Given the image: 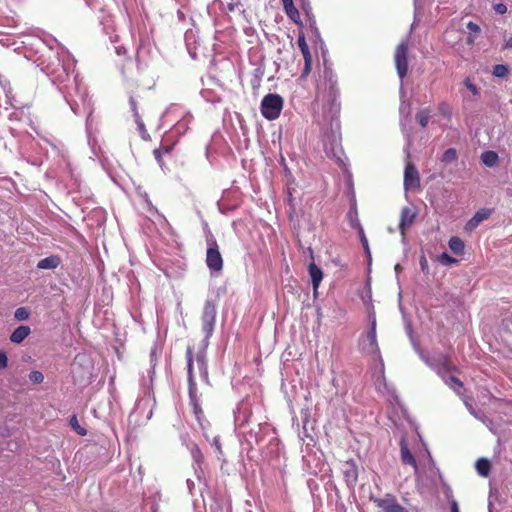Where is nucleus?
Instances as JSON below:
<instances>
[{"mask_svg": "<svg viewBox=\"0 0 512 512\" xmlns=\"http://www.w3.org/2000/svg\"><path fill=\"white\" fill-rule=\"evenodd\" d=\"M297 44L304 58V67L301 73V78H306L312 69V55L302 31L298 35Z\"/></svg>", "mask_w": 512, "mask_h": 512, "instance_id": "6e6552de", "label": "nucleus"}, {"mask_svg": "<svg viewBox=\"0 0 512 512\" xmlns=\"http://www.w3.org/2000/svg\"><path fill=\"white\" fill-rule=\"evenodd\" d=\"M350 226L356 230L359 229V227H362L359 218H358V211L356 207V203H353L348 214H347Z\"/></svg>", "mask_w": 512, "mask_h": 512, "instance_id": "4be33fe9", "label": "nucleus"}, {"mask_svg": "<svg viewBox=\"0 0 512 512\" xmlns=\"http://www.w3.org/2000/svg\"><path fill=\"white\" fill-rule=\"evenodd\" d=\"M15 320H27L29 318V311L25 307H20L15 311Z\"/></svg>", "mask_w": 512, "mask_h": 512, "instance_id": "2f4dec72", "label": "nucleus"}, {"mask_svg": "<svg viewBox=\"0 0 512 512\" xmlns=\"http://www.w3.org/2000/svg\"><path fill=\"white\" fill-rule=\"evenodd\" d=\"M410 328H411V325H410V324H408V325L406 326V330H407V331H410Z\"/></svg>", "mask_w": 512, "mask_h": 512, "instance_id": "8fccbe9b", "label": "nucleus"}, {"mask_svg": "<svg viewBox=\"0 0 512 512\" xmlns=\"http://www.w3.org/2000/svg\"><path fill=\"white\" fill-rule=\"evenodd\" d=\"M8 365V358L6 353L0 352V369L6 368Z\"/></svg>", "mask_w": 512, "mask_h": 512, "instance_id": "79ce46f5", "label": "nucleus"}, {"mask_svg": "<svg viewBox=\"0 0 512 512\" xmlns=\"http://www.w3.org/2000/svg\"><path fill=\"white\" fill-rule=\"evenodd\" d=\"M452 371H456V366L450 362L448 359H445L444 362L442 363L438 373L442 375H444V373H449V372H452Z\"/></svg>", "mask_w": 512, "mask_h": 512, "instance_id": "7c9ffc66", "label": "nucleus"}, {"mask_svg": "<svg viewBox=\"0 0 512 512\" xmlns=\"http://www.w3.org/2000/svg\"><path fill=\"white\" fill-rule=\"evenodd\" d=\"M360 345L368 354L375 355L380 352L376 337V322H372L366 335L361 338Z\"/></svg>", "mask_w": 512, "mask_h": 512, "instance_id": "0eeeda50", "label": "nucleus"}, {"mask_svg": "<svg viewBox=\"0 0 512 512\" xmlns=\"http://www.w3.org/2000/svg\"><path fill=\"white\" fill-rule=\"evenodd\" d=\"M308 272L311 277L313 291L316 293L323 279V272L314 262L309 264Z\"/></svg>", "mask_w": 512, "mask_h": 512, "instance_id": "4468645a", "label": "nucleus"}, {"mask_svg": "<svg viewBox=\"0 0 512 512\" xmlns=\"http://www.w3.org/2000/svg\"><path fill=\"white\" fill-rule=\"evenodd\" d=\"M481 160L486 166L493 167L498 163L499 157L494 151H486L481 154Z\"/></svg>", "mask_w": 512, "mask_h": 512, "instance_id": "5701e85b", "label": "nucleus"}, {"mask_svg": "<svg viewBox=\"0 0 512 512\" xmlns=\"http://www.w3.org/2000/svg\"><path fill=\"white\" fill-rule=\"evenodd\" d=\"M511 48H512V35L509 36L508 38L504 39V45H503V49H511Z\"/></svg>", "mask_w": 512, "mask_h": 512, "instance_id": "a18cd8bd", "label": "nucleus"}, {"mask_svg": "<svg viewBox=\"0 0 512 512\" xmlns=\"http://www.w3.org/2000/svg\"><path fill=\"white\" fill-rule=\"evenodd\" d=\"M493 9L497 14H500V15H503L507 12V6L502 2L495 3L493 5Z\"/></svg>", "mask_w": 512, "mask_h": 512, "instance_id": "58836bf2", "label": "nucleus"}, {"mask_svg": "<svg viewBox=\"0 0 512 512\" xmlns=\"http://www.w3.org/2000/svg\"><path fill=\"white\" fill-rule=\"evenodd\" d=\"M29 379L36 384H40L44 380V375L40 371H32L29 374Z\"/></svg>", "mask_w": 512, "mask_h": 512, "instance_id": "e433bc0d", "label": "nucleus"}, {"mask_svg": "<svg viewBox=\"0 0 512 512\" xmlns=\"http://www.w3.org/2000/svg\"><path fill=\"white\" fill-rule=\"evenodd\" d=\"M450 511L451 512H460L459 505L455 499L450 500Z\"/></svg>", "mask_w": 512, "mask_h": 512, "instance_id": "c03bdc74", "label": "nucleus"}, {"mask_svg": "<svg viewBox=\"0 0 512 512\" xmlns=\"http://www.w3.org/2000/svg\"><path fill=\"white\" fill-rule=\"evenodd\" d=\"M139 97H140L139 95H131L129 98V104H130V108H131V111L133 113L136 123L139 125L140 128H143L144 124L141 121V117H140L138 107H137V104H138L137 98H139Z\"/></svg>", "mask_w": 512, "mask_h": 512, "instance_id": "412c9836", "label": "nucleus"}, {"mask_svg": "<svg viewBox=\"0 0 512 512\" xmlns=\"http://www.w3.org/2000/svg\"><path fill=\"white\" fill-rule=\"evenodd\" d=\"M492 74L497 78H505L509 74V69L504 64H497L493 67Z\"/></svg>", "mask_w": 512, "mask_h": 512, "instance_id": "bb28decb", "label": "nucleus"}, {"mask_svg": "<svg viewBox=\"0 0 512 512\" xmlns=\"http://www.w3.org/2000/svg\"><path fill=\"white\" fill-rule=\"evenodd\" d=\"M394 60L397 73L400 79H403L408 72V43L406 41L396 47Z\"/></svg>", "mask_w": 512, "mask_h": 512, "instance_id": "423d86ee", "label": "nucleus"}, {"mask_svg": "<svg viewBox=\"0 0 512 512\" xmlns=\"http://www.w3.org/2000/svg\"><path fill=\"white\" fill-rule=\"evenodd\" d=\"M475 38H476V36L469 34V35H468V37H467V39H466V43H467L468 45H470V46H471V45H474V43H475Z\"/></svg>", "mask_w": 512, "mask_h": 512, "instance_id": "de8ad7c7", "label": "nucleus"}, {"mask_svg": "<svg viewBox=\"0 0 512 512\" xmlns=\"http://www.w3.org/2000/svg\"><path fill=\"white\" fill-rule=\"evenodd\" d=\"M213 445L215 446L216 450H217L220 454H222V447H221V443H220V441H219V438H218V437H215V438L213 439Z\"/></svg>", "mask_w": 512, "mask_h": 512, "instance_id": "49530a36", "label": "nucleus"}, {"mask_svg": "<svg viewBox=\"0 0 512 512\" xmlns=\"http://www.w3.org/2000/svg\"><path fill=\"white\" fill-rule=\"evenodd\" d=\"M30 334V328L28 326H19L10 336V340L13 343H21Z\"/></svg>", "mask_w": 512, "mask_h": 512, "instance_id": "a211bd4d", "label": "nucleus"}, {"mask_svg": "<svg viewBox=\"0 0 512 512\" xmlns=\"http://www.w3.org/2000/svg\"><path fill=\"white\" fill-rule=\"evenodd\" d=\"M186 359H187V374H188V383H189V395L191 404L193 406V412L194 415L200 424V426H203V420H204V412L199 405L197 398H196V382L193 375V354L192 349L190 347L186 350Z\"/></svg>", "mask_w": 512, "mask_h": 512, "instance_id": "f03ea898", "label": "nucleus"}, {"mask_svg": "<svg viewBox=\"0 0 512 512\" xmlns=\"http://www.w3.org/2000/svg\"><path fill=\"white\" fill-rule=\"evenodd\" d=\"M464 85L466 86V88L474 95V96H478L479 95V88L473 84L470 79H466L464 81Z\"/></svg>", "mask_w": 512, "mask_h": 512, "instance_id": "4c0bfd02", "label": "nucleus"}, {"mask_svg": "<svg viewBox=\"0 0 512 512\" xmlns=\"http://www.w3.org/2000/svg\"><path fill=\"white\" fill-rule=\"evenodd\" d=\"M450 250L456 255H462L464 253L465 244L463 240L457 236L450 238L448 242Z\"/></svg>", "mask_w": 512, "mask_h": 512, "instance_id": "6ab92c4d", "label": "nucleus"}, {"mask_svg": "<svg viewBox=\"0 0 512 512\" xmlns=\"http://www.w3.org/2000/svg\"><path fill=\"white\" fill-rule=\"evenodd\" d=\"M191 456L194 461V469L196 473L203 472V467L205 464L204 454L197 444H193L190 448Z\"/></svg>", "mask_w": 512, "mask_h": 512, "instance_id": "2eb2a0df", "label": "nucleus"}, {"mask_svg": "<svg viewBox=\"0 0 512 512\" xmlns=\"http://www.w3.org/2000/svg\"><path fill=\"white\" fill-rule=\"evenodd\" d=\"M202 329L206 337H209L213 332V322H204Z\"/></svg>", "mask_w": 512, "mask_h": 512, "instance_id": "ea45409f", "label": "nucleus"}, {"mask_svg": "<svg viewBox=\"0 0 512 512\" xmlns=\"http://www.w3.org/2000/svg\"><path fill=\"white\" fill-rule=\"evenodd\" d=\"M69 424L70 426L72 427V429L80 436H85L87 435V430L82 427L79 422H78V419H77V416L76 415H73L71 416L70 420H69Z\"/></svg>", "mask_w": 512, "mask_h": 512, "instance_id": "a878e982", "label": "nucleus"}, {"mask_svg": "<svg viewBox=\"0 0 512 512\" xmlns=\"http://www.w3.org/2000/svg\"><path fill=\"white\" fill-rule=\"evenodd\" d=\"M439 260L444 265H452L457 263V260L451 257L448 253L444 252L439 256Z\"/></svg>", "mask_w": 512, "mask_h": 512, "instance_id": "c9c22d12", "label": "nucleus"}, {"mask_svg": "<svg viewBox=\"0 0 512 512\" xmlns=\"http://www.w3.org/2000/svg\"><path fill=\"white\" fill-rule=\"evenodd\" d=\"M476 470L482 477H488L491 472V463L486 458H480L476 461Z\"/></svg>", "mask_w": 512, "mask_h": 512, "instance_id": "aec40b11", "label": "nucleus"}, {"mask_svg": "<svg viewBox=\"0 0 512 512\" xmlns=\"http://www.w3.org/2000/svg\"><path fill=\"white\" fill-rule=\"evenodd\" d=\"M283 108V99L278 94H267L261 101V113L268 120H275L280 116Z\"/></svg>", "mask_w": 512, "mask_h": 512, "instance_id": "20e7f679", "label": "nucleus"}, {"mask_svg": "<svg viewBox=\"0 0 512 512\" xmlns=\"http://www.w3.org/2000/svg\"><path fill=\"white\" fill-rule=\"evenodd\" d=\"M61 263V259L56 255H51L46 258L41 259L38 264L37 268L39 269H55L57 268Z\"/></svg>", "mask_w": 512, "mask_h": 512, "instance_id": "f3484780", "label": "nucleus"}, {"mask_svg": "<svg viewBox=\"0 0 512 512\" xmlns=\"http://www.w3.org/2000/svg\"><path fill=\"white\" fill-rule=\"evenodd\" d=\"M176 143L177 141H169L168 139H164L161 142L160 147L154 149L153 155L162 169L165 166L164 157L171 158Z\"/></svg>", "mask_w": 512, "mask_h": 512, "instance_id": "1a4fd4ad", "label": "nucleus"}, {"mask_svg": "<svg viewBox=\"0 0 512 512\" xmlns=\"http://www.w3.org/2000/svg\"><path fill=\"white\" fill-rule=\"evenodd\" d=\"M283 9L290 20L295 24L302 26V21L298 9L294 6L293 0H281Z\"/></svg>", "mask_w": 512, "mask_h": 512, "instance_id": "ddd939ff", "label": "nucleus"}, {"mask_svg": "<svg viewBox=\"0 0 512 512\" xmlns=\"http://www.w3.org/2000/svg\"><path fill=\"white\" fill-rule=\"evenodd\" d=\"M458 158V154L455 148H448L444 151L441 161L445 164H450L454 161H456Z\"/></svg>", "mask_w": 512, "mask_h": 512, "instance_id": "393cba45", "label": "nucleus"}, {"mask_svg": "<svg viewBox=\"0 0 512 512\" xmlns=\"http://www.w3.org/2000/svg\"><path fill=\"white\" fill-rule=\"evenodd\" d=\"M479 225V223L477 221H475V219L472 217L465 225V229L467 231H472L474 230L477 226Z\"/></svg>", "mask_w": 512, "mask_h": 512, "instance_id": "a19ab883", "label": "nucleus"}, {"mask_svg": "<svg viewBox=\"0 0 512 512\" xmlns=\"http://www.w3.org/2000/svg\"><path fill=\"white\" fill-rule=\"evenodd\" d=\"M206 265L211 272H220L223 269V257L215 237L210 234L207 239Z\"/></svg>", "mask_w": 512, "mask_h": 512, "instance_id": "7ed1b4c3", "label": "nucleus"}, {"mask_svg": "<svg viewBox=\"0 0 512 512\" xmlns=\"http://www.w3.org/2000/svg\"><path fill=\"white\" fill-rule=\"evenodd\" d=\"M404 186L405 189L418 188L420 186L419 172L415 165L408 162L404 171Z\"/></svg>", "mask_w": 512, "mask_h": 512, "instance_id": "9b49d317", "label": "nucleus"}, {"mask_svg": "<svg viewBox=\"0 0 512 512\" xmlns=\"http://www.w3.org/2000/svg\"><path fill=\"white\" fill-rule=\"evenodd\" d=\"M317 99L322 103L323 117L327 120H333L340 113L339 89L334 75L325 73V80L318 87Z\"/></svg>", "mask_w": 512, "mask_h": 512, "instance_id": "f257e3e1", "label": "nucleus"}, {"mask_svg": "<svg viewBox=\"0 0 512 512\" xmlns=\"http://www.w3.org/2000/svg\"><path fill=\"white\" fill-rule=\"evenodd\" d=\"M442 378L450 388L454 389L457 393H460L459 390L463 387V382L459 378L455 376L445 377V375H442Z\"/></svg>", "mask_w": 512, "mask_h": 512, "instance_id": "b1692460", "label": "nucleus"}, {"mask_svg": "<svg viewBox=\"0 0 512 512\" xmlns=\"http://www.w3.org/2000/svg\"><path fill=\"white\" fill-rule=\"evenodd\" d=\"M416 118H417V120H418L419 124H420L423 128H425V127L428 125L429 120H430V112H429V110H427V109H421V110L417 113Z\"/></svg>", "mask_w": 512, "mask_h": 512, "instance_id": "cd10ccee", "label": "nucleus"}, {"mask_svg": "<svg viewBox=\"0 0 512 512\" xmlns=\"http://www.w3.org/2000/svg\"><path fill=\"white\" fill-rule=\"evenodd\" d=\"M416 218V212L410 207H404L401 210L399 229L404 235L406 230L411 227Z\"/></svg>", "mask_w": 512, "mask_h": 512, "instance_id": "f8f14e48", "label": "nucleus"}, {"mask_svg": "<svg viewBox=\"0 0 512 512\" xmlns=\"http://www.w3.org/2000/svg\"><path fill=\"white\" fill-rule=\"evenodd\" d=\"M196 361L198 368L201 372H203L205 375H207V363H206V356L204 352H200L196 355Z\"/></svg>", "mask_w": 512, "mask_h": 512, "instance_id": "c756f323", "label": "nucleus"}, {"mask_svg": "<svg viewBox=\"0 0 512 512\" xmlns=\"http://www.w3.org/2000/svg\"><path fill=\"white\" fill-rule=\"evenodd\" d=\"M466 27L469 30V34L471 35L478 36L481 33L480 26L472 21H469L466 24Z\"/></svg>", "mask_w": 512, "mask_h": 512, "instance_id": "f704fd0d", "label": "nucleus"}, {"mask_svg": "<svg viewBox=\"0 0 512 512\" xmlns=\"http://www.w3.org/2000/svg\"><path fill=\"white\" fill-rule=\"evenodd\" d=\"M342 473L347 486L353 488L358 481V467L354 460L350 459L343 463Z\"/></svg>", "mask_w": 512, "mask_h": 512, "instance_id": "9d476101", "label": "nucleus"}, {"mask_svg": "<svg viewBox=\"0 0 512 512\" xmlns=\"http://www.w3.org/2000/svg\"><path fill=\"white\" fill-rule=\"evenodd\" d=\"M420 265L423 271L428 267L427 260L424 256L421 257Z\"/></svg>", "mask_w": 512, "mask_h": 512, "instance_id": "09e8293b", "label": "nucleus"}, {"mask_svg": "<svg viewBox=\"0 0 512 512\" xmlns=\"http://www.w3.org/2000/svg\"><path fill=\"white\" fill-rule=\"evenodd\" d=\"M491 213H492V211L490 209L482 208V209H479L474 214L473 218L475 219V221H477L480 224L482 221L487 220L491 216Z\"/></svg>", "mask_w": 512, "mask_h": 512, "instance_id": "c85d7f7f", "label": "nucleus"}, {"mask_svg": "<svg viewBox=\"0 0 512 512\" xmlns=\"http://www.w3.org/2000/svg\"><path fill=\"white\" fill-rule=\"evenodd\" d=\"M357 231H358V234H359V237H360V241H361V244H362L365 252L367 254H370L368 240H367V238L365 236L363 227H359V229Z\"/></svg>", "mask_w": 512, "mask_h": 512, "instance_id": "473e14b6", "label": "nucleus"}, {"mask_svg": "<svg viewBox=\"0 0 512 512\" xmlns=\"http://www.w3.org/2000/svg\"><path fill=\"white\" fill-rule=\"evenodd\" d=\"M204 317L205 318H211L214 319L215 317V305L211 302H206L205 308H204Z\"/></svg>", "mask_w": 512, "mask_h": 512, "instance_id": "72a5a7b5", "label": "nucleus"}, {"mask_svg": "<svg viewBox=\"0 0 512 512\" xmlns=\"http://www.w3.org/2000/svg\"><path fill=\"white\" fill-rule=\"evenodd\" d=\"M371 501L381 512H409L392 494H386L383 498L371 497Z\"/></svg>", "mask_w": 512, "mask_h": 512, "instance_id": "39448f33", "label": "nucleus"}, {"mask_svg": "<svg viewBox=\"0 0 512 512\" xmlns=\"http://www.w3.org/2000/svg\"><path fill=\"white\" fill-rule=\"evenodd\" d=\"M240 5L239 0H229L227 7L229 11H234Z\"/></svg>", "mask_w": 512, "mask_h": 512, "instance_id": "37998d69", "label": "nucleus"}, {"mask_svg": "<svg viewBox=\"0 0 512 512\" xmlns=\"http://www.w3.org/2000/svg\"><path fill=\"white\" fill-rule=\"evenodd\" d=\"M400 456L401 461L405 465L412 466L415 470L417 469V462L411 451L409 450L405 440L400 442Z\"/></svg>", "mask_w": 512, "mask_h": 512, "instance_id": "dca6fc26", "label": "nucleus"}]
</instances>
